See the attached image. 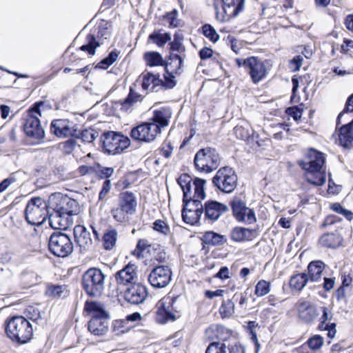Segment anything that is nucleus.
<instances>
[{
    "label": "nucleus",
    "mask_w": 353,
    "mask_h": 353,
    "mask_svg": "<svg viewBox=\"0 0 353 353\" xmlns=\"http://www.w3.org/2000/svg\"><path fill=\"white\" fill-rule=\"evenodd\" d=\"M325 161L323 153L310 148L306 152L305 159L299 160L298 163L307 172L306 179L310 183L322 185L325 182V174L322 170Z\"/></svg>",
    "instance_id": "nucleus-1"
},
{
    "label": "nucleus",
    "mask_w": 353,
    "mask_h": 353,
    "mask_svg": "<svg viewBox=\"0 0 353 353\" xmlns=\"http://www.w3.org/2000/svg\"><path fill=\"white\" fill-rule=\"evenodd\" d=\"M85 310L92 316L88 323L89 331L95 336H102L108 330L109 316L103 305L96 301H87Z\"/></svg>",
    "instance_id": "nucleus-2"
},
{
    "label": "nucleus",
    "mask_w": 353,
    "mask_h": 353,
    "mask_svg": "<svg viewBox=\"0 0 353 353\" xmlns=\"http://www.w3.org/2000/svg\"><path fill=\"white\" fill-rule=\"evenodd\" d=\"M6 331L9 338L20 343L28 342L33 335L32 325L23 316L10 319L6 323Z\"/></svg>",
    "instance_id": "nucleus-3"
},
{
    "label": "nucleus",
    "mask_w": 353,
    "mask_h": 353,
    "mask_svg": "<svg viewBox=\"0 0 353 353\" xmlns=\"http://www.w3.org/2000/svg\"><path fill=\"white\" fill-rule=\"evenodd\" d=\"M236 63L239 68H244L254 83H257L265 79L271 68L268 60L263 61L256 57L236 59Z\"/></svg>",
    "instance_id": "nucleus-4"
},
{
    "label": "nucleus",
    "mask_w": 353,
    "mask_h": 353,
    "mask_svg": "<svg viewBox=\"0 0 353 353\" xmlns=\"http://www.w3.org/2000/svg\"><path fill=\"white\" fill-rule=\"evenodd\" d=\"M104 273L97 268H91L82 276V288L85 293L92 297L99 296L105 288Z\"/></svg>",
    "instance_id": "nucleus-5"
},
{
    "label": "nucleus",
    "mask_w": 353,
    "mask_h": 353,
    "mask_svg": "<svg viewBox=\"0 0 353 353\" xmlns=\"http://www.w3.org/2000/svg\"><path fill=\"white\" fill-rule=\"evenodd\" d=\"M49 205L41 197H34L30 199L25 210L26 221L32 225H41L48 218Z\"/></svg>",
    "instance_id": "nucleus-6"
},
{
    "label": "nucleus",
    "mask_w": 353,
    "mask_h": 353,
    "mask_svg": "<svg viewBox=\"0 0 353 353\" xmlns=\"http://www.w3.org/2000/svg\"><path fill=\"white\" fill-rule=\"evenodd\" d=\"M118 202V206L112 208L110 213L116 221L123 223L128 219L129 214L135 212L137 198L132 192L126 191L120 193Z\"/></svg>",
    "instance_id": "nucleus-7"
},
{
    "label": "nucleus",
    "mask_w": 353,
    "mask_h": 353,
    "mask_svg": "<svg viewBox=\"0 0 353 353\" xmlns=\"http://www.w3.org/2000/svg\"><path fill=\"white\" fill-rule=\"evenodd\" d=\"M183 192V201H188L194 199H204L205 193L204 185L205 180L196 178L193 181L190 176L181 175L177 180Z\"/></svg>",
    "instance_id": "nucleus-8"
},
{
    "label": "nucleus",
    "mask_w": 353,
    "mask_h": 353,
    "mask_svg": "<svg viewBox=\"0 0 353 353\" xmlns=\"http://www.w3.org/2000/svg\"><path fill=\"white\" fill-rule=\"evenodd\" d=\"M220 157L215 149L205 148L199 150L195 154L194 162L196 168L206 173L216 170L220 165Z\"/></svg>",
    "instance_id": "nucleus-9"
},
{
    "label": "nucleus",
    "mask_w": 353,
    "mask_h": 353,
    "mask_svg": "<svg viewBox=\"0 0 353 353\" xmlns=\"http://www.w3.org/2000/svg\"><path fill=\"white\" fill-rule=\"evenodd\" d=\"M42 105H43V102L35 103L33 108L29 110L23 124L26 134L28 137L37 139H42L45 134L39 119V117L41 116L40 107Z\"/></svg>",
    "instance_id": "nucleus-10"
},
{
    "label": "nucleus",
    "mask_w": 353,
    "mask_h": 353,
    "mask_svg": "<svg viewBox=\"0 0 353 353\" xmlns=\"http://www.w3.org/2000/svg\"><path fill=\"white\" fill-rule=\"evenodd\" d=\"M177 299V296H167L159 301L156 314L157 323L164 324L169 321L175 320L176 313L180 310Z\"/></svg>",
    "instance_id": "nucleus-11"
},
{
    "label": "nucleus",
    "mask_w": 353,
    "mask_h": 353,
    "mask_svg": "<svg viewBox=\"0 0 353 353\" xmlns=\"http://www.w3.org/2000/svg\"><path fill=\"white\" fill-rule=\"evenodd\" d=\"M101 139L103 150L108 154H119L130 145L128 137L112 131L103 133Z\"/></svg>",
    "instance_id": "nucleus-12"
},
{
    "label": "nucleus",
    "mask_w": 353,
    "mask_h": 353,
    "mask_svg": "<svg viewBox=\"0 0 353 353\" xmlns=\"http://www.w3.org/2000/svg\"><path fill=\"white\" fill-rule=\"evenodd\" d=\"M110 36L107 23H100L97 28L92 30L87 35L86 43L81 46L79 50L87 52L90 55H94L96 48L103 45L104 40L108 39Z\"/></svg>",
    "instance_id": "nucleus-13"
},
{
    "label": "nucleus",
    "mask_w": 353,
    "mask_h": 353,
    "mask_svg": "<svg viewBox=\"0 0 353 353\" xmlns=\"http://www.w3.org/2000/svg\"><path fill=\"white\" fill-rule=\"evenodd\" d=\"M48 245L54 256L63 258L69 256L74 248L70 236L61 232H55L50 236Z\"/></svg>",
    "instance_id": "nucleus-14"
},
{
    "label": "nucleus",
    "mask_w": 353,
    "mask_h": 353,
    "mask_svg": "<svg viewBox=\"0 0 353 353\" xmlns=\"http://www.w3.org/2000/svg\"><path fill=\"white\" fill-rule=\"evenodd\" d=\"M237 176L232 168H221L212 179V183L220 191L231 193L237 185Z\"/></svg>",
    "instance_id": "nucleus-15"
},
{
    "label": "nucleus",
    "mask_w": 353,
    "mask_h": 353,
    "mask_svg": "<svg viewBox=\"0 0 353 353\" xmlns=\"http://www.w3.org/2000/svg\"><path fill=\"white\" fill-rule=\"evenodd\" d=\"M49 203L53 210L59 211V213L70 216L71 218L79 212L77 201L59 192L50 196Z\"/></svg>",
    "instance_id": "nucleus-16"
},
{
    "label": "nucleus",
    "mask_w": 353,
    "mask_h": 353,
    "mask_svg": "<svg viewBox=\"0 0 353 353\" xmlns=\"http://www.w3.org/2000/svg\"><path fill=\"white\" fill-rule=\"evenodd\" d=\"M160 134L159 128L148 121L132 128L130 135L134 141L150 143L154 141Z\"/></svg>",
    "instance_id": "nucleus-17"
},
{
    "label": "nucleus",
    "mask_w": 353,
    "mask_h": 353,
    "mask_svg": "<svg viewBox=\"0 0 353 353\" xmlns=\"http://www.w3.org/2000/svg\"><path fill=\"white\" fill-rule=\"evenodd\" d=\"M172 280L171 269L167 265L154 268L148 275L150 284L155 288L166 287Z\"/></svg>",
    "instance_id": "nucleus-18"
},
{
    "label": "nucleus",
    "mask_w": 353,
    "mask_h": 353,
    "mask_svg": "<svg viewBox=\"0 0 353 353\" xmlns=\"http://www.w3.org/2000/svg\"><path fill=\"white\" fill-rule=\"evenodd\" d=\"M223 11L219 12L218 7L214 4L216 18L219 21H224L231 17L236 16L243 9L245 0H222Z\"/></svg>",
    "instance_id": "nucleus-19"
},
{
    "label": "nucleus",
    "mask_w": 353,
    "mask_h": 353,
    "mask_svg": "<svg viewBox=\"0 0 353 353\" xmlns=\"http://www.w3.org/2000/svg\"><path fill=\"white\" fill-rule=\"evenodd\" d=\"M115 281L118 285L130 286L138 283L137 267L135 264L129 263L114 274Z\"/></svg>",
    "instance_id": "nucleus-20"
},
{
    "label": "nucleus",
    "mask_w": 353,
    "mask_h": 353,
    "mask_svg": "<svg viewBox=\"0 0 353 353\" xmlns=\"http://www.w3.org/2000/svg\"><path fill=\"white\" fill-rule=\"evenodd\" d=\"M148 296L147 288L139 282L129 286L124 291V299L132 305L143 303Z\"/></svg>",
    "instance_id": "nucleus-21"
},
{
    "label": "nucleus",
    "mask_w": 353,
    "mask_h": 353,
    "mask_svg": "<svg viewBox=\"0 0 353 353\" xmlns=\"http://www.w3.org/2000/svg\"><path fill=\"white\" fill-rule=\"evenodd\" d=\"M50 130L58 137L77 136V128L72 122L67 119H55L52 121Z\"/></svg>",
    "instance_id": "nucleus-22"
},
{
    "label": "nucleus",
    "mask_w": 353,
    "mask_h": 353,
    "mask_svg": "<svg viewBox=\"0 0 353 353\" xmlns=\"http://www.w3.org/2000/svg\"><path fill=\"white\" fill-rule=\"evenodd\" d=\"M205 353H245V350L236 341H223L210 343Z\"/></svg>",
    "instance_id": "nucleus-23"
},
{
    "label": "nucleus",
    "mask_w": 353,
    "mask_h": 353,
    "mask_svg": "<svg viewBox=\"0 0 353 353\" xmlns=\"http://www.w3.org/2000/svg\"><path fill=\"white\" fill-rule=\"evenodd\" d=\"M139 84L141 86L145 94L154 91L157 86L163 84V81L159 79V75H154L150 72L142 74L137 80L134 87Z\"/></svg>",
    "instance_id": "nucleus-24"
},
{
    "label": "nucleus",
    "mask_w": 353,
    "mask_h": 353,
    "mask_svg": "<svg viewBox=\"0 0 353 353\" xmlns=\"http://www.w3.org/2000/svg\"><path fill=\"white\" fill-rule=\"evenodd\" d=\"M336 142L345 148L353 147V120L336 130Z\"/></svg>",
    "instance_id": "nucleus-25"
},
{
    "label": "nucleus",
    "mask_w": 353,
    "mask_h": 353,
    "mask_svg": "<svg viewBox=\"0 0 353 353\" xmlns=\"http://www.w3.org/2000/svg\"><path fill=\"white\" fill-rule=\"evenodd\" d=\"M299 319L305 323H312L318 316L317 307L312 303L303 301L298 305Z\"/></svg>",
    "instance_id": "nucleus-26"
},
{
    "label": "nucleus",
    "mask_w": 353,
    "mask_h": 353,
    "mask_svg": "<svg viewBox=\"0 0 353 353\" xmlns=\"http://www.w3.org/2000/svg\"><path fill=\"white\" fill-rule=\"evenodd\" d=\"M74 235L77 244L82 250H88L92 245V240L90 233L87 229L81 225H76L74 228Z\"/></svg>",
    "instance_id": "nucleus-27"
},
{
    "label": "nucleus",
    "mask_w": 353,
    "mask_h": 353,
    "mask_svg": "<svg viewBox=\"0 0 353 353\" xmlns=\"http://www.w3.org/2000/svg\"><path fill=\"white\" fill-rule=\"evenodd\" d=\"M172 117V111L170 108H163L160 110H156L153 112V116L149 119L151 123L159 128V132H161L162 128L169 125L170 119Z\"/></svg>",
    "instance_id": "nucleus-28"
},
{
    "label": "nucleus",
    "mask_w": 353,
    "mask_h": 353,
    "mask_svg": "<svg viewBox=\"0 0 353 353\" xmlns=\"http://www.w3.org/2000/svg\"><path fill=\"white\" fill-rule=\"evenodd\" d=\"M228 210L225 205L216 201H209L205 203V215L212 221L217 220Z\"/></svg>",
    "instance_id": "nucleus-29"
},
{
    "label": "nucleus",
    "mask_w": 353,
    "mask_h": 353,
    "mask_svg": "<svg viewBox=\"0 0 353 353\" xmlns=\"http://www.w3.org/2000/svg\"><path fill=\"white\" fill-rule=\"evenodd\" d=\"M321 310L322 315L320 317L319 329L321 330H327V336L332 339L334 337L336 334V324L334 323H327V321L332 319L333 315L332 312L331 310L327 307H322Z\"/></svg>",
    "instance_id": "nucleus-30"
},
{
    "label": "nucleus",
    "mask_w": 353,
    "mask_h": 353,
    "mask_svg": "<svg viewBox=\"0 0 353 353\" xmlns=\"http://www.w3.org/2000/svg\"><path fill=\"white\" fill-rule=\"evenodd\" d=\"M50 225L57 230H65L72 223V218L66 214H62L59 211L53 210L48 216Z\"/></svg>",
    "instance_id": "nucleus-31"
},
{
    "label": "nucleus",
    "mask_w": 353,
    "mask_h": 353,
    "mask_svg": "<svg viewBox=\"0 0 353 353\" xmlns=\"http://www.w3.org/2000/svg\"><path fill=\"white\" fill-rule=\"evenodd\" d=\"M343 239L337 232H327L323 234L319 240L321 247L329 249H336L342 245Z\"/></svg>",
    "instance_id": "nucleus-32"
},
{
    "label": "nucleus",
    "mask_w": 353,
    "mask_h": 353,
    "mask_svg": "<svg viewBox=\"0 0 353 353\" xmlns=\"http://www.w3.org/2000/svg\"><path fill=\"white\" fill-rule=\"evenodd\" d=\"M230 236L234 242L251 241L256 236V230L242 227H235L231 230Z\"/></svg>",
    "instance_id": "nucleus-33"
},
{
    "label": "nucleus",
    "mask_w": 353,
    "mask_h": 353,
    "mask_svg": "<svg viewBox=\"0 0 353 353\" xmlns=\"http://www.w3.org/2000/svg\"><path fill=\"white\" fill-rule=\"evenodd\" d=\"M183 61L176 54H170L165 61V70L168 74H181L182 72Z\"/></svg>",
    "instance_id": "nucleus-34"
},
{
    "label": "nucleus",
    "mask_w": 353,
    "mask_h": 353,
    "mask_svg": "<svg viewBox=\"0 0 353 353\" xmlns=\"http://www.w3.org/2000/svg\"><path fill=\"white\" fill-rule=\"evenodd\" d=\"M201 241L203 244L209 246H219L225 244L227 242V238L213 231H208L203 234Z\"/></svg>",
    "instance_id": "nucleus-35"
},
{
    "label": "nucleus",
    "mask_w": 353,
    "mask_h": 353,
    "mask_svg": "<svg viewBox=\"0 0 353 353\" xmlns=\"http://www.w3.org/2000/svg\"><path fill=\"white\" fill-rule=\"evenodd\" d=\"M325 264L321 261H312L307 266L309 280L312 282L318 281L322 276Z\"/></svg>",
    "instance_id": "nucleus-36"
},
{
    "label": "nucleus",
    "mask_w": 353,
    "mask_h": 353,
    "mask_svg": "<svg viewBox=\"0 0 353 353\" xmlns=\"http://www.w3.org/2000/svg\"><path fill=\"white\" fill-rule=\"evenodd\" d=\"M309 276L305 272L296 274L290 277L289 285L292 290L301 291L309 281Z\"/></svg>",
    "instance_id": "nucleus-37"
},
{
    "label": "nucleus",
    "mask_w": 353,
    "mask_h": 353,
    "mask_svg": "<svg viewBox=\"0 0 353 353\" xmlns=\"http://www.w3.org/2000/svg\"><path fill=\"white\" fill-rule=\"evenodd\" d=\"M117 232L115 229L106 230L103 236V248L107 250H112L116 245Z\"/></svg>",
    "instance_id": "nucleus-38"
},
{
    "label": "nucleus",
    "mask_w": 353,
    "mask_h": 353,
    "mask_svg": "<svg viewBox=\"0 0 353 353\" xmlns=\"http://www.w3.org/2000/svg\"><path fill=\"white\" fill-rule=\"evenodd\" d=\"M142 94H139L134 91V87H130V92L128 96L123 101L121 102V109L127 110H128L134 103L141 101Z\"/></svg>",
    "instance_id": "nucleus-39"
},
{
    "label": "nucleus",
    "mask_w": 353,
    "mask_h": 353,
    "mask_svg": "<svg viewBox=\"0 0 353 353\" xmlns=\"http://www.w3.org/2000/svg\"><path fill=\"white\" fill-rule=\"evenodd\" d=\"M203 211L200 210H191L187 209V210H182L183 220L190 225H194L199 222Z\"/></svg>",
    "instance_id": "nucleus-40"
},
{
    "label": "nucleus",
    "mask_w": 353,
    "mask_h": 353,
    "mask_svg": "<svg viewBox=\"0 0 353 353\" xmlns=\"http://www.w3.org/2000/svg\"><path fill=\"white\" fill-rule=\"evenodd\" d=\"M77 136L73 137L81 139L84 143H92L98 137L99 133L92 128L85 129L82 131L77 130Z\"/></svg>",
    "instance_id": "nucleus-41"
},
{
    "label": "nucleus",
    "mask_w": 353,
    "mask_h": 353,
    "mask_svg": "<svg viewBox=\"0 0 353 353\" xmlns=\"http://www.w3.org/2000/svg\"><path fill=\"white\" fill-rule=\"evenodd\" d=\"M146 64L150 67L162 65L163 59L160 53L157 52H147L144 54Z\"/></svg>",
    "instance_id": "nucleus-42"
},
{
    "label": "nucleus",
    "mask_w": 353,
    "mask_h": 353,
    "mask_svg": "<svg viewBox=\"0 0 353 353\" xmlns=\"http://www.w3.org/2000/svg\"><path fill=\"white\" fill-rule=\"evenodd\" d=\"M148 39L156 43L159 47H162L171 39V36L169 33H161L160 31H155L149 35Z\"/></svg>",
    "instance_id": "nucleus-43"
},
{
    "label": "nucleus",
    "mask_w": 353,
    "mask_h": 353,
    "mask_svg": "<svg viewBox=\"0 0 353 353\" xmlns=\"http://www.w3.org/2000/svg\"><path fill=\"white\" fill-rule=\"evenodd\" d=\"M270 290V283L265 280H260L255 286L254 293L257 296H263Z\"/></svg>",
    "instance_id": "nucleus-44"
},
{
    "label": "nucleus",
    "mask_w": 353,
    "mask_h": 353,
    "mask_svg": "<svg viewBox=\"0 0 353 353\" xmlns=\"http://www.w3.org/2000/svg\"><path fill=\"white\" fill-rule=\"evenodd\" d=\"M157 249L160 250L159 245H151L149 243L148 240L140 239L137 244V248L136 250H134V252H137V250H139L140 252H142L145 250H147L148 252H151L152 250H157Z\"/></svg>",
    "instance_id": "nucleus-45"
},
{
    "label": "nucleus",
    "mask_w": 353,
    "mask_h": 353,
    "mask_svg": "<svg viewBox=\"0 0 353 353\" xmlns=\"http://www.w3.org/2000/svg\"><path fill=\"white\" fill-rule=\"evenodd\" d=\"M219 311L221 316L224 318L231 316L234 312V303L231 300L223 301Z\"/></svg>",
    "instance_id": "nucleus-46"
},
{
    "label": "nucleus",
    "mask_w": 353,
    "mask_h": 353,
    "mask_svg": "<svg viewBox=\"0 0 353 353\" xmlns=\"http://www.w3.org/2000/svg\"><path fill=\"white\" fill-rule=\"evenodd\" d=\"M118 57V53L116 51H112L108 56L102 59L97 65V68L101 69H107L112 65Z\"/></svg>",
    "instance_id": "nucleus-47"
},
{
    "label": "nucleus",
    "mask_w": 353,
    "mask_h": 353,
    "mask_svg": "<svg viewBox=\"0 0 353 353\" xmlns=\"http://www.w3.org/2000/svg\"><path fill=\"white\" fill-rule=\"evenodd\" d=\"M201 199H194L188 201H183V208L182 210H187V209H191V210H196L197 211H203V206L201 203Z\"/></svg>",
    "instance_id": "nucleus-48"
},
{
    "label": "nucleus",
    "mask_w": 353,
    "mask_h": 353,
    "mask_svg": "<svg viewBox=\"0 0 353 353\" xmlns=\"http://www.w3.org/2000/svg\"><path fill=\"white\" fill-rule=\"evenodd\" d=\"M202 32L205 37L214 43L216 42L219 39V35L210 24H205L202 26Z\"/></svg>",
    "instance_id": "nucleus-49"
},
{
    "label": "nucleus",
    "mask_w": 353,
    "mask_h": 353,
    "mask_svg": "<svg viewBox=\"0 0 353 353\" xmlns=\"http://www.w3.org/2000/svg\"><path fill=\"white\" fill-rule=\"evenodd\" d=\"M231 206L233 214L237 220L241 216V214L244 211V209L247 208L245 203L239 199H234L231 202Z\"/></svg>",
    "instance_id": "nucleus-50"
},
{
    "label": "nucleus",
    "mask_w": 353,
    "mask_h": 353,
    "mask_svg": "<svg viewBox=\"0 0 353 353\" xmlns=\"http://www.w3.org/2000/svg\"><path fill=\"white\" fill-rule=\"evenodd\" d=\"M241 214V216L238 219L239 221L244 222L248 224L256 222V219L253 210L247 208L246 209H244V211H243Z\"/></svg>",
    "instance_id": "nucleus-51"
},
{
    "label": "nucleus",
    "mask_w": 353,
    "mask_h": 353,
    "mask_svg": "<svg viewBox=\"0 0 353 353\" xmlns=\"http://www.w3.org/2000/svg\"><path fill=\"white\" fill-rule=\"evenodd\" d=\"M65 292V287L63 285H51L49 286L46 292V294L54 298L61 297Z\"/></svg>",
    "instance_id": "nucleus-52"
},
{
    "label": "nucleus",
    "mask_w": 353,
    "mask_h": 353,
    "mask_svg": "<svg viewBox=\"0 0 353 353\" xmlns=\"http://www.w3.org/2000/svg\"><path fill=\"white\" fill-rule=\"evenodd\" d=\"M26 317L34 322L41 319V312L37 306L29 305L24 312Z\"/></svg>",
    "instance_id": "nucleus-53"
},
{
    "label": "nucleus",
    "mask_w": 353,
    "mask_h": 353,
    "mask_svg": "<svg viewBox=\"0 0 353 353\" xmlns=\"http://www.w3.org/2000/svg\"><path fill=\"white\" fill-rule=\"evenodd\" d=\"M306 343L312 350H317L322 347L323 339L319 335H314L309 339Z\"/></svg>",
    "instance_id": "nucleus-54"
},
{
    "label": "nucleus",
    "mask_w": 353,
    "mask_h": 353,
    "mask_svg": "<svg viewBox=\"0 0 353 353\" xmlns=\"http://www.w3.org/2000/svg\"><path fill=\"white\" fill-rule=\"evenodd\" d=\"M234 133L237 139L244 141L248 139L251 134L250 130L242 125H236L234 128Z\"/></svg>",
    "instance_id": "nucleus-55"
},
{
    "label": "nucleus",
    "mask_w": 353,
    "mask_h": 353,
    "mask_svg": "<svg viewBox=\"0 0 353 353\" xmlns=\"http://www.w3.org/2000/svg\"><path fill=\"white\" fill-rule=\"evenodd\" d=\"M153 229L163 235H168L170 233V228L168 225L160 219L156 220L154 222Z\"/></svg>",
    "instance_id": "nucleus-56"
},
{
    "label": "nucleus",
    "mask_w": 353,
    "mask_h": 353,
    "mask_svg": "<svg viewBox=\"0 0 353 353\" xmlns=\"http://www.w3.org/2000/svg\"><path fill=\"white\" fill-rule=\"evenodd\" d=\"M78 172L81 175L95 174L99 177V163L93 166L81 165L78 168Z\"/></svg>",
    "instance_id": "nucleus-57"
},
{
    "label": "nucleus",
    "mask_w": 353,
    "mask_h": 353,
    "mask_svg": "<svg viewBox=\"0 0 353 353\" xmlns=\"http://www.w3.org/2000/svg\"><path fill=\"white\" fill-rule=\"evenodd\" d=\"M77 145V141L73 139H70L61 143V150L66 154H71Z\"/></svg>",
    "instance_id": "nucleus-58"
},
{
    "label": "nucleus",
    "mask_w": 353,
    "mask_h": 353,
    "mask_svg": "<svg viewBox=\"0 0 353 353\" xmlns=\"http://www.w3.org/2000/svg\"><path fill=\"white\" fill-rule=\"evenodd\" d=\"M126 324L127 321L125 319L115 321L113 325L114 331L117 332V334L127 332L129 327L126 326Z\"/></svg>",
    "instance_id": "nucleus-59"
},
{
    "label": "nucleus",
    "mask_w": 353,
    "mask_h": 353,
    "mask_svg": "<svg viewBox=\"0 0 353 353\" xmlns=\"http://www.w3.org/2000/svg\"><path fill=\"white\" fill-rule=\"evenodd\" d=\"M178 14V11L176 10H173L172 12L167 13L165 15V19L167 22L169 23V26L173 28H176L179 26V23L178 19H176Z\"/></svg>",
    "instance_id": "nucleus-60"
},
{
    "label": "nucleus",
    "mask_w": 353,
    "mask_h": 353,
    "mask_svg": "<svg viewBox=\"0 0 353 353\" xmlns=\"http://www.w3.org/2000/svg\"><path fill=\"white\" fill-rule=\"evenodd\" d=\"M173 146L170 141H164L161 145L160 153L165 158H169L172 155Z\"/></svg>",
    "instance_id": "nucleus-61"
},
{
    "label": "nucleus",
    "mask_w": 353,
    "mask_h": 353,
    "mask_svg": "<svg viewBox=\"0 0 353 353\" xmlns=\"http://www.w3.org/2000/svg\"><path fill=\"white\" fill-rule=\"evenodd\" d=\"M176 74H168L165 72L164 74L165 82L163 81V84L161 85L165 86L166 88H172L176 85V81L174 80Z\"/></svg>",
    "instance_id": "nucleus-62"
},
{
    "label": "nucleus",
    "mask_w": 353,
    "mask_h": 353,
    "mask_svg": "<svg viewBox=\"0 0 353 353\" xmlns=\"http://www.w3.org/2000/svg\"><path fill=\"white\" fill-rule=\"evenodd\" d=\"M114 172V169L110 167H101L99 164V177L103 178H109L112 175Z\"/></svg>",
    "instance_id": "nucleus-63"
},
{
    "label": "nucleus",
    "mask_w": 353,
    "mask_h": 353,
    "mask_svg": "<svg viewBox=\"0 0 353 353\" xmlns=\"http://www.w3.org/2000/svg\"><path fill=\"white\" fill-rule=\"evenodd\" d=\"M345 112H353V94L347 99L343 112L338 116L337 125Z\"/></svg>",
    "instance_id": "nucleus-64"
}]
</instances>
